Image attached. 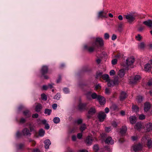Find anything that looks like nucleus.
<instances>
[{"label": "nucleus", "mask_w": 152, "mask_h": 152, "mask_svg": "<svg viewBox=\"0 0 152 152\" xmlns=\"http://www.w3.org/2000/svg\"><path fill=\"white\" fill-rule=\"evenodd\" d=\"M106 116V114L104 112H100L98 115V117L99 121L100 122H102Z\"/></svg>", "instance_id": "obj_4"}, {"label": "nucleus", "mask_w": 152, "mask_h": 152, "mask_svg": "<svg viewBox=\"0 0 152 152\" xmlns=\"http://www.w3.org/2000/svg\"><path fill=\"white\" fill-rule=\"evenodd\" d=\"M53 121L55 123L57 124L59 122L60 119L58 117H55L53 118Z\"/></svg>", "instance_id": "obj_33"}, {"label": "nucleus", "mask_w": 152, "mask_h": 152, "mask_svg": "<svg viewBox=\"0 0 152 152\" xmlns=\"http://www.w3.org/2000/svg\"><path fill=\"white\" fill-rule=\"evenodd\" d=\"M52 112V110L48 109H46L45 110V113L46 114L49 115Z\"/></svg>", "instance_id": "obj_35"}, {"label": "nucleus", "mask_w": 152, "mask_h": 152, "mask_svg": "<svg viewBox=\"0 0 152 152\" xmlns=\"http://www.w3.org/2000/svg\"><path fill=\"white\" fill-rule=\"evenodd\" d=\"M96 112V110L94 107H92L90 109L88 112V113L90 114H93Z\"/></svg>", "instance_id": "obj_28"}, {"label": "nucleus", "mask_w": 152, "mask_h": 152, "mask_svg": "<svg viewBox=\"0 0 152 152\" xmlns=\"http://www.w3.org/2000/svg\"><path fill=\"white\" fill-rule=\"evenodd\" d=\"M112 125L114 127H116L117 126V124L116 122H114L113 123Z\"/></svg>", "instance_id": "obj_55"}, {"label": "nucleus", "mask_w": 152, "mask_h": 152, "mask_svg": "<svg viewBox=\"0 0 152 152\" xmlns=\"http://www.w3.org/2000/svg\"><path fill=\"white\" fill-rule=\"evenodd\" d=\"M148 85L149 86H152V80L151 81H149L148 83Z\"/></svg>", "instance_id": "obj_61"}, {"label": "nucleus", "mask_w": 152, "mask_h": 152, "mask_svg": "<svg viewBox=\"0 0 152 152\" xmlns=\"http://www.w3.org/2000/svg\"><path fill=\"white\" fill-rule=\"evenodd\" d=\"M102 78L105 80V81L108 82L110 81V77L107 74H105L103 75L102 76Z\"/></svg>", "instance_id": "obj_21"}, {"label": "nucleus", "mask_w": 152, "mask_h": 152, "mask_svg": "<svg viewBox=\"0 0 152 152\" xmlns=\"http://www.w3.org/2000/svg\"><path fill=\"white\" fill-rule=\"evenodd\" d=\"M145 45L144 42H141L138 45V48L140 49H143L145 47Z\"/></svg>", "instance_id": "obj_24"}, {"label": "nucleus", "mask_w": 152, "mask_h": 152, "mask_svg": "<svg viewBox=\"0 0 152 152\" xmlns=\"http://www.w3.org/2000/svg\"><path fill=\"white\" fill-rule=\"evenodd\" d=\"M105 113H107L109 112V109L108 107H106L104 110Z\"/></svg>", "instance_id": "obj_58"}, {"label": "nucleus", "mask_w": 152, "mask_h": 152, "mask_svg": "<svg viewBox=\"0 0 152 152\" xmlns=\"http://www.w3.org/2000/svg\"><path fill=\"white\" fill-rule=\"evenodd\" d=\"M57 106V105L56 104H54L52 105V107L54 109H56Z\"/></svg>", "instance_id": "obj_54"}, {"label": "nucleus", "mask_w": 152, "mask_h": 152, "mask_svg": "<svg viewBox=\"0 0 152 152\" xmlns=\"http://www.w3.org/2000/svg\"><path fill=\"white\" fill-rule=\"evenodd\" d=\"M25 122V120L23 118H22L20 121V122L22 123H24Z\"/></svg>", "instance_id": "obj_63"}, {"label": "nucleus", "mask_w": 152, "mask_h": 152, "mask_svg": "<svg viewBox=\"0 0 152 152\" xmlns=\"http://www.w3.org/2000/svg\"><path fill=\"white\" fill-rule=\"evenodd\" d=\"M95 46H93L92 47H89L88 48V51L90 53L94 51V48Z\"/></svg>", "instance_id": "obj_36"}, {"label": "nucleus", "mask_w": 152, "mask_h": 152, "mask_svg": "<svg viewBox=\"0 0 152 152\" xmlns=\"http://www.w3.org/2000/svg\"><path fill=\"white\" fill-rule=\"evenodd\" d=\"M142 37L140 34H138L137 36L136 37L138 41H140L142 39Z\"/></svg>", "instance_id": "obj_44"}, {"label": "nucleus", "mask_w": 152, "mask_h": 152, "mask_svg": "<svg viewBox=\"0 0 152 152\" xmlns=\"http://www.w3.org/2000/svg\"><path fill=\"white\" fill-rule=\"evenodd\" d=\"M141 77L139 75H136L133 79L130 80L129 83L133 84L139 82L141 79Z\"/></svg>", "instance_id": "obj_3"}, {"label": "nucleus", "mask_w": 152, "mask_h": 152, "mask_svg": "<svg viewBox=\"0 0 152 152\" xmlns=\"http://www.w3.org/2000/svg\"><path fill=\"white\" fill-rule=\"evenodd\" d=\"M91 92H88L86 94V96L87 99L88 100H91Z\"/></svg>", "instance_id": "obj_31"}, {"label": "nucleus", "mask_w": 152, "mask_h": 152, "mask_svg": "<svg viewBox=\"0 0 152 152\" xmlns=\"http://www.w3.org/2000/svg\"><path fill=\"white\" fill-rule=\"evenodd\" d=\"M97 100L100 104L101 105H104L105 103L106 100L105 98L101 95L99 96Z\"/></svg>", "instance_id": "obj_6"}, {"label": "nucleus", "mask_w": 152, "mask_h": 152, "mask_svg": "<svg viewBox=\"0 0 152 152\" xmlns=\"http://www.w3.org/2000/svg\"><path fill=\"white\" fill-rule=\"evenodd\" d=\"M86 128V126L85 124H83L80 128V129L82 132H83Z\"/></svg>", "instance_id": "obj_39"}, {"label": "nucleus", "mask_w": 152, "mask_h": 152, "mask_svg": "<svg viewBox=\"0 0 152 152\" xmlns=\"http://www.w3.org/2000/svg\"><path fill=\"white\" fill-rule=\"evenodd\" d=\"M105 142L108 144H113V140L111 137H108L105 140Z\"/></svg>", "instance_id": "obj_14"}, {"label": "nucleus", "mask_w": 152, "mask_h": 152, "mask_svg": "<svg viewBox=\"0 0 152 152\" xmlns=\"http://www.w3.org/2000/svg\"><path fill=\"white\" fill-rule=\"evenodd\" d=\"M105 130L106 132H108L111 130V129L110 127H106Z\"/></svg>", "instance_id": "obj_57"}, {"label": "nucleus", "mask_w": 152, "mask_h": 152, "mask_svg": "<svg viewBox=\"0 0 152 152\" xmlns=\"http://www.w3.org/2000/svg\"><path fill=\"white\" fill-rule=\"evenodd\" d=\"M82 136V133H79L77 135V137L79 139H81Z\"/></svg>", "instance_id": "obj_49"}, {"label": "nucleus", "mask_w": 152, "mask_h": 152, "mask_svg": "<svg viewBox=\"0 0 152 152\" xmlns=\"http://www.w3.org/2000/svg\"><path fill=\"white\" fill-rule=\"evenodd\" d=\"M145 118V117L144 115L143 114H141L139 115V119L140 120H142Z\"/></svg>", "instance_id": "obj_43"}, {"label": "nucleus", "mask_w": 152, "mask_h": 152, "mask_svg": "<svg viewBox=\"0 0 152 152\" xmlns=\"http://www.w3.org/2000/svg\"><path fill=\"white\" fill-rule=\"evenodd\" d=\"M109 37V35L107 33H105L104 34V38L106 39H108Z\"/></svg>", "instance_id": "obj_45"}, {"label": "nucleus", "mask_w": 152, "mask_h": 152, "mask_svg": "<svg viewBox=\"0 0 152 152\" xmlns=\"http://www.w3.org/2000/svg\"><path fill=\"white\" fill-rule=\"evenodd\" d=\"M24 115L27 117H29L31 116V114L29 113V111L26 110L23 112Z\"/></svg>", "instance_id": "obj_29"}, {"label": "nucleus", "mask_w": 152, "mask_h": 152, "mask_svg": "<svg viewBox=\"0 0 152 152\" xmlns=\"http://www.w3.org/2000/svg\"><path fill=\"white\" fill-rule=\"evenodd\" d=\"M49 125L48 124H45V128L47 129H48L49 128Z\"/></svg>", "instance_id": "obj_60"}, {"label": "nucleus", "mask_w": 152, "mask_h": 152, "mask_svg": "<svg viewBox=\"0 0 152 152\" xmlns=\"http://www.w3.org/2000/svg\"><path fill=\"white\" fill-rule=\"evenodd\" d=\"M132 111L134 112H137L138 111L139 108L136 105H133L132 107Z\"/></svg>", "instance_id": "obj_30"}, {"label": "nucleus", "mask_w": 152, "mask_h": 152, "mask_svg": "<svg viewBox=\"0 0 152 152\" xmlns=\"http://www.w3.org/2000/svg\"><path fill=\"white\" fill-rule=\"evenodd\" d=\"M133 150L136 152L140 150L142 148V147L140 144H139L134 145L133 147Z\"/></svg>", "instance_id": "obj_11"}, {"label": "nucleus", "mask_w": 152, "mask_h": 152, "mask_svg": "<svg viewBox=\"0 0 152 152\" xmlns=\"http://www.w3.org/2000/svg\"><path fill=\"white\" fill-rule=\"evenodd\" d=\"M42 108V106L40 104H38L35 107V110L37 112H39L40 111Z\"/></svg>", "instance_id": "obj_19"}, {"label": "nucleus", "mask_w": 152, "mask_h": 152, "mask_svg": "<svg viewBox=\"0 0 152 152\" xmlns=\"http://www.w3.org/2000/svg\"><path fill=\"white\" fill-rule=\"evenodd\" d=\"M117 60L116 59H114L112 60V63L113 65H115L117 63Z\"/></svg>", "instance_id": "obj_47"}, {"label": "nucleus", "mask_w": 152, "mask_h": 152, "mask_svg": "<svg viewBox=\"0 0 152 152\" xmlns=\"http://www.w3.org/2000/svg\"><path fill=\"white\" fill-rule=\"evenodd\" d=\"M127 130V128L126 126H123L121 129L120 133L122 134H125Z\"/></svg>", "instance_id": "obj_22"}, {"label": "nucleus", "mask_w": 152, "mask_h": 152, "mask_svg": "<svg viewBox=\"0 0 152 152\" xmlns=\"http://www.w3.org/2000/svg\"><path fill=\"white\" fill-rule=\"evenodd\" d=\"M145 130L147 132H150L152 131V124L149 123L147 124L146 125Z\"/></svg>", "instance_id": "obj_10"}, {"label": "nucleus", "mask_w": 152, "mask_h": 152, "mask_svg": "<svg viewBox=\"0 0 152 152\" xmlns=\"http://www.w3.org/2000/svg\"><path fill=\"white\" fill-rule=\"evenodd\" d=\"M38 114L37 113H35V114H33L32 115V117L34 118H37L38 117Z\"/></svg>", "instance_id": "obj_52"}, {"label": "nucleus", "mask_w": 152, "mask_h": 152, "mask_svg": "<svg viewBox=\"0 0 152 152\" xmlns=\"http://www.w3.org/2000/svg\"><path fill=\"white\" fill-rule=\"evenodd\" d=\"M93 149L95 152H97L99 149L98 145H94L93 147Z\"/></svg>", "instance_id": "obj_41"}, {"label": "nucleus", "mask_w": 152, "mask_h": 152, "mask_svg": "<svg viewBox=\"0 0 152 152\" xmlns=\"http://www.w3.org/2000/svg\"><path fill=\"white\" fill-rule=\"evenodd\" d=\"M115 74V72L114 70H111L110 72V75L111 76H113Z\"/></svg>", "instance_id": "obj_46"}, {"label": "nucleus", "mask_w": 152, "mask_h": 152, "mask_svg": "<svg viewBox=\"0 0 152 152\" xmlns=\"http://www.w3.org/2000/svg\"><path fill=\"white\" fill-rule=\"evenodd\" d=\"M60 97V94H57L54 97V98L56 100H58L59 99Z\"/></svg>", "instance_id": "obj_42"}, {"label": "nucleus", "mask_w": 152, "mask_h": 152, "mask_svg": "<svg viewBox=\"0 0 152 152\" xmlns=\"http://www.w3.org/2000/svg\"><path fill=\"white\" fill-rule=\"evenodd\" d=\"M142 124L141 123L137 122L135 125L134 128L135 129L140 131L142 128Z\"/></svg>", "instance_id": "obj_15"}, {"label": "nucleus", "mask_w": 152, "mask_h": 152, "mask_svg": "<svg viewBox=\"0 0 152 152\" xmlns=\"http://www.w3.org/2000/svg\"><path fill=\"white\" fill-rule=\"evenodd\" d=\"M48 71V67L45 66H43L42 67L41 71L42 75H44L45 74L47 73Z\"/></svg>", "instance_id": "obj_9"}, {"label": "nucleus", "mask_w": 152, "mask_h": 152, "mask_svg": "<svg viewBox=\"0 0 152 152\" xmlns=\"http://www.w3.org/2000/svg\"><path fill=\"white\" fill-rule=\"evenodd\" d=\"M118 19L120 20H121L123 19V18L121 15H119L118 17Z\"/></svg>", "instance_id": "obj_59"}, {"label": "nucleus", "mask_w": 152, "mask_h": 152, "mask_svg": "<svg viewBox=\"0 0 152 152\" xmlns=\"http://www.w3.org/2000/svg\"><path fill=\"white\" fill-rule=\"evenodd\" d=\"M136 99L138 102L140 103L142 101L143 98L141 96H138L137 97Z\"/></svg>", "instance_id": "obj_37"}, {"label": "nucleus", "mask_w": 152, "mask_h": 152, "mask_svg": "<svg viewBox=\"0 0 152 152\" xmlns=\"http://www.w3.org/2000/svg\"><path fill=\"white\" fill-rule=\"evenodd\" d=\"M124 72L123 69H121L119 71L118 75L120 77H123L124 75Z\"/></svg>", "instance_id": "obj_25"}, {"label": "nucleus", "mask_w": 152, "mask_h": 152, "mask_svg": "<svg viewBox=\"0 0 152 152\" xmlns=\"http://www.w3.org/2000/svg\"><path fill=\"white\" fill-rule=\"evenodd\" d=\"M107 13L102 11L99 12L98 17L99 18H107Z\"/></svg>", "instance_id": "obj_16"}, {"label": "nucleus", "mask_w": 152, "mask_h": 152, "mask_svg": "<svg viewBox=\"0 0 152 152\" xmlns=\"http://www.w3.org/2000/svg\"><path fill=\"white\" fill-rule=\"evenodd\" d=\"M98 43L99 45L101 46H102L104 45V42L103 39L102 38L97 37L96 38L95 41L92 44V45L94 46H98L97 43Z\"/></svg>", "instance_id": "obj_2"}, {"label": "nucleus", "mask_w": 152, "mask_h": 152, "mask_svg": "<svg viewBox=\"0 0 152 152\" xmlns=\"http://www.w3.org/2000/svg\"><path fill=\"white\" fill-rule=\"evenodd\" d=\"M147 146L149 148H151L152 146V141L151 140L148 139L147 142Z\"/></svg>", "instance_id": "obj_32"}, {"label": "nucleus", "mask_w": 152, "mask_h": 152, "mask_svg": "<svg viewBox=\"0 0 152 152\" xmlns=\"http://www.w3.org/2000/svg\"><path fill=\"white\" fill-rule=\"evenodd\" d=\"M132 139L133 141L136 140L137 139V137L136 136H132Z\"/></svg>", "instance_id": "obj_62"}, {"label": "nucleus", "mask_w": 152, "mask_h": 152, "mask_svg": "<svg viewBox=\"0 0 152 152\" xmlns=\"http://www.w3.org/2000/svg\"><path fill=\"white\" fill-rule=\"evenodd\" d=\"M127 21L130 23H132L135 19L136 15L134 12H131L124 15Z\"/></svg>", "instance_id": "obj_1"}, {"label": "nucleus", "mask_w": 152, "mask_h": 152, "mask_svg": "<svg viewBox=\"0 0 152 152\" xmlns=\"http://www.w3.org/2000/svg\"><path fill=\"white\" fill-rule=\"evenodd\" d=\"M107 83L108 86L110 87H112L115 85L118 84V80L110 81H110Z\"/></svg>", "instance_id": "obj_8"}, {"label": "nucleus", "mask_w": 152, "mask_h": 152, "mask_svg": "<svg viewBox=\"0 0 152 152\" xmlns=\"http://www.w3.org/2000/svg\"><path fill=\"white\" fill-rule=\"evenodd\" d=\"M92 138L89 136H88L86 139V142L88 144L91 145L92 143Z\"/></svg>", "instance_id": "obj_23"}, {"label": "nucleus", "mask_w": 152, "mask_h": 152, "mask_svg": "<svg viewBox=\"0 0 152 152\" xmlns=\"http://www.w3.org/2000/svg\"><path fill=\"white\" fill-rule=\"evenodd\" d=\"M42 99V100H46L47 99V96L44 94H42L41 95Z\"/></svg>", "instance_id": "obj_40"}, {"label": "nucleus", "mask_w": 152, "mask_h": 152, "mask_svg": "<svg viewBox=\"0 0 152 152\" xmlns=\"http://www.w3.org/2000/svg\"><path fill=\"white\" fill-rule=\"evenodd\" d=\"M45 133V132L43 129H41L39 131V134L40 136H43L44 135Z\"/></svg>", "instance_id": "obj_38"}, {"label": "nucleus", "mask_w": 152, "mask_h": 152, "mask_svg": "<svg viewBox=\"0 0 152 152\" xmlns=\"http://www.w3.org/2000/svg\"><path fill=\"white\" fill-rule=\"evenodd\" d=\"M117 38V36L115 34H113L112 37V39L114 40Z\"/></svg>", "instance_id": "obj_48"}, {"label": "nucleus", "mask_w": 152, "mask_h": 152, "mask_svg": "<svg viewBox=\"0 0 152 152\" xmlns=\"http://www.w3.org/2000/svg\"><path fill=\"white\" fill-rule=\"evenodd\" d=\"M76 122L78 124H80L82 123V120L81 119H78L77 121Z\"/></svg>", "instance_id": "obj_53"}, {"label": "nucleus", "mask_w": 152, "mask_h": 152, "mask_svg": "<svg viewBox=\"0 0 152 152\" xmlns=\"http://www.w3.org/2000/svg\"><path fill=\"white\" fill-rule=\"evenodd\" d=\"M64 91L66 94L68 93L69 92V89L67 88H64Z\"/></svg>", "instance_id": "obj_51"}, {"label": "nucleus", "mask_w": 152, "mask_h": 152, "mask_svg": "<svg viewBox=\"0 0 152 152\" xmlns=\"http://www.w3.org/2000/svg\"><path fill=\"white\" fill-rule=\"evenodd\" d=\"M110 90L108 88H106L105 89V93L106 94H109L110 93Z\"/></svg>", "instance_id": "obj_50"}, {"label": "nucleus", "mask_w": 152, "mask_h": 152, "mask_svg": "<svg viewBox=\"0 0 152 152\" xmlns=\"http://www.w3.org/2000/svg\"><path fill=\"white\" fill-rule=\"evenodd\" d=\"M86 106V104H80L78 106L79 109L81 110L84 109Z\"/></svg>", "instance_id": "obj_27"}, {"label": "nucleus", "mask_w": 152, "mask_h": 152, "mask_svg": "<svg viewBox=\"0 0 152 152\" xmlns=\"http://www.w3.org/2000/svg\"><path fill=\"white\" fill-rule=\"evenodd\" d=\"M129 120L131 124H134L136 122V117L135 116H131L129 118Z\"/></svg>", "instance_id": "obj_20"}, {"label": "nucleus", "mask_w": 152, "mask_h": 152, "mask_svg": "<svg viewBox=\"0 0 152 152\" xmlns=\"http://www.w3.org/2000/svg\"><path fill=\"white\" fill-rule=\"evenodd\" d=\"M151 108V104L149 102H146L144 104V110L145 112L148 111Z\"/></svg>", "instance_id": "obj_13"}, {"label": "nucleus", "mask_w": 152, "mask_h": 152, "mask_svg": "<svg viewBox=\"0 0 152 152\" xmlns=\"http://www.w3.org/2000/svg\"><path fill=\"white\" fill-rule=\"evenodd\" d=\"M151 65L148 63L145 65L144 67L145 70L146 72L150 71L151 70Z\"/></svg>", "instance_id": "obj_17"}, {"label": "nucleus", "mask_w": 152, "mask_h": 152, "mask_svg": "<svg viewBox=\"0 0 152 152\" xmlns=\"http://www.w3.org/2000/svg\"><path fill=\"white\" fill-rule=\"evenodd\" d=\"M126 94L124 91H122L120 94V99L121 101H123L127 97Z\"/></svg>", "instance_id": "obj_12"}, {"label": "nucleus", "mask_w": 152, "mask_h": 152, "mask_svg": "<svg viewBox=\"0 0 152 152\" xmlns=\"http://www.w3.org/2000/svg\"><path fill=\"white\" fill-rule=\"evenodd\" d=\"M48 87L46 85H44L42 86V89L43 90H46L48 89Z\"/></svg>", "instance_id": "obj_56"}, {"label": "nucleus", "mask_w": 152, "mask_h": 152, "mask_svg": "<svg viewBox=\"0 0 152 152\" xmlns=\"http://www.w3.org/2000/svg\"><path fill=\"white\" fill-rule=\"evenodd\" d=\"M44 143L45 144V148L46 149H48L49 148V145L51 144L50 140H47L45 141Z\"/></svg>", "instance_id": "obj_18"}, {"label": "nucleus", "mask_w": 152, "mask_h": 152, "mask_svg": "<svg viewBox=\"0 0 152 152\" xmlns=\"http://www.w3.org/2000/svg\"><path fill=\"white\" fill-rule=\"evenodd\" d=\"M99 95H97L96 93H94L92 94H91V98L93 99H98V97Z\"/></svg>", "instance_id": "obj_34"}, {"label": "nucleus", "mask_w": 152, "mask_h": 152, "mask_svg": "<svg viewBox=\"0 0 152 152\" xmlns=\"http://www.w3.org/2000/svg\"><path fill=\"white\" fill-rule=\"evenodd\" d=\"M33 152H40V151L38 149H36L33 150Z\"/></svg>", "instance_id": "obj_64"}, {"label": "nucleus", "mask_w": 152, "mask_h": 152, "mask_svg": "<svg viewBox=\"0 0 152 152\" xmlns=\"http://www.w3.org/2000/svg\"><path fill=\"white\" fill-rule=\"evenodd\" d=\"M23 133L24 135H27L30 134L28 129H25L23 131Z\"/></svg>", "instance_id": "obj_26"}, {"label": "nucleus", "mask_w": 152, "mask_h": 152, "mask_svg": "<svg viewBox=\"0 0 152 152\" xmlns=\"http://www.w3.org/2000/svg\"><path fill=\"white\" fill-rule=\"evenodd\" d=\"M143 23L150 28H152V20L148 19L144 21L143 22Z\"/></svg>", "instance_id": "obj_5"}, {"label": "nucleus", "mask_w": 152, "mask_h": 152, "mask_svg": "<svg viewBox=\"0 0 152 152\" xmlns=\"http://www.w3.org/2000/svg\"><path fill=\"white\" fill-rule=\"evenodd\" d=\"M134 59L133 57L128 58L126 60V63L128 66L132 65L134 62Z\"/></svg>", "instance_id": "obj_7"}]
</instances>
